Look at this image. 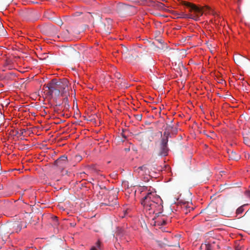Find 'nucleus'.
I'll use <instances>...</instances> for the list:
<instances>
[{
	"mask_svg": "<svg viewBox=\"0 0 250 250\" xmlns=\"http://www.w3.org/2000/svg\"><path fill=\"white\" fill-rule=\"evenodd\" d=\"M229 157L232 160L238 161L240 158V156L237 154L235 152L232 151L230 154H229Z\"/></svg>",
	"mask_w": 250,
	"mask_h": 250,
	"instance_id": "dca6fc26",
	"label": "nucleus"
},
{
	"mask_svg": "<svg viewBox=\"0 0 250 250\" xmlns=\"http://www.w3.org/2000/svg\"><path fill=\"white\" fill-rule=\"evenodd\" d=\"M124 57L126 59H128L129 61L136 59L138 57V54L134 50H130L128 53L127 52L124 53Z\"/></svg>",
	"mask_w": 250,
	"mask_h": 250,
	"instance_id": "f8f14e48",
	"label": "nucleus"
},
{
	"mask_svg": "<svg viewBox=\"0 0 250 250\" xmlns=\"http://www.w3.org/2000/svg\"><path fill=\"white\" fill-rule=\"evenodd\" d=\"M162 202L160 197L156 194L148 192L142 199L141 204L146 210L150 211V213L155 214L158 217L163 210Z\"/></svg>",
	"mask_w": 250,
	"mask_h": 250,
	"instance_id": "f257e3e1",
	"label": "nucleus"
},
{
	"mask_svg": "<svg viewBox=\"0 0 250 250\" xmlns=\"http://www.w3.org/2000/svg\"><path fill=\"white\" fill-rule=\"evenodd\" d=\"M91 250H97L96 249L95 247H93Z\"/></svg>",
	"mask_w": 250,
	"mask_h": 250,
	"instance_id": "e433bc0d",
	"label": "nucleus"
},
{
	"mask_svg": "<svg viewBox=\"0 0 250 250\" xmlns=\"http://www.w3.org/2000/svg\"><path fill=\"white\" fill-rule=\"evenodd\" d=\"M148 178H146V180H145V181H148Z\"/></svg>",
	"mask_w": 250,
	"mask_h": 250,
	"instance_id": "a19ab883",
	"label": "nucleus"
},
{
	"mask_svg": "<svg viewBox=\"0 0 250 250\" xmlns=\"http://www.w3.org/2000/svg\"><path fill=\"white\" fill-rule=\"evenodd\" d=\"M6 34V31L4 28L3 24L0 21V36H3Z\"/></svg>",
	"mask_w": 250,
	"mask_h": 250,
	"instance_id": "6ab92c4d",
	"label": "nucleus"
},
{
	"mask_svg": "<svg viewBox=\"0 0 250 250\" xmlns=\"http://www.w3.org/2000/svg\"><path fill=\"white\" fill-rule=\"evenodd\" d=\"M245 195L249 198H250V191L247 190L245 192Z\"/></svg>",
	"mask_w": 250,
	"mask_h": 250,
	"instance_id": "c85d7f7f",
	"label": "nucleus"
},
{
	"mask_svg": "<svg viewBox=\"0 0 250 250\" xmlns=\"http://www.w3.org/2000/svg\"><path fill=\"white\" fill-rule=\"evenodd\" d=\"M56 103H57V104H56V106H60V105H61V103H57V101H56Z\"/></svg>",
	"mask_w": 250,
	"mask_h": 250,
	"instance_id": "f704fd0d",
	"label": "nucleus"
},
{
	"mask_svg": "<svg viewBox=\"0 0 250 250\" xmlns=\"http://www.w3.org/2000/svg\"><path fill=\"white\" fill-rule=\"evenodd\" d=\"M169 134L168 133H164V138H162L160 147L159 154L162 156H167L168 154L169 149L167 146Z\"/></svg>",
	"mask_w": 250,
	"mask_h": 250,
	"instance_id": "39448f33",
	"label": "nucleus"
},
{
	"mask_svg": "<svg viewBox=\"0 0 250 250\" xmlns=\"http://www.w3.org/2000/svg\"><path fill=\"white\" fill-rule=\"evenodd\" d=\"M64 54L65 55L76 56L77 55H79V53L77 52L75 49L73 48H69L65 49Z\"/></svg>",
	"mask_w": 250,
	"mask_h": 250,
	"instance_id": "ddd939ff",
	"label": "nucleus"
},
{
	"mask_svg": "<svg viewBox=\"0 0 250 250\" xmlns=\"http://www.w3.org/2000/svg\"><path fill=\"white\" fill-rule=\"evenodd\" d=\"M212 245L211 244H208L206 245V250H212Z\"/></svg>",
	"mask_w": 250,
	"mask_h": 250,
	"instance_id": "b1692460",
	"label": "nucleus"
},
{
	"mask_svg": "<svg viewBox=\"0 0 250 250\" xmlns=\"http://www.w3.org/2000/svg\"><path fill=\"white\" fill-rule=\"evenodd\" d=\"M166 224V221L165 220H163L162 223H161L162 225H165Z\"/></svg>",
	"mask_w": 250,
	"mask_h": 250,
	"instance_id": "473e14b6",
	"label": "nucleus"
},
{
	"mask_svg": "<svg viewBox=\"0 0 250 250\" xmlns=\"http://www.w3.org/2000/svg\"><path fill=\"white\" fill-rule=\"evenodd\" d=\"M125 150H126V151H129V148H128V149L126 148V149H125Z\"/></svg>",
	"mask_w": 250,
	"mask_h": 250,
	"instance_id": "ea45409f",
	"label": "nucleus"
},
{
	"mask_svg": "<svg viewBox=\"0 0 250 250\" xmlns=\"http://www.w3.org/2000/svg\"><path fill=\"white\" fill-rule=\"evenodd\" d=\"M69 34V31L68 30H65V31H63L62 33V36H63L64 38H66V39H69V38L68 37V35Z\"/></svg>",
	"mask_w": 250,
	"mask_h": 250,
	"instance_id": "aec40b11",
	"label": "nucleus"
},
{
	"mask_svg": "<svg viewBox=\"0 0 250 250\" xmlns=\"http://www.w3.org/2000/svg\"><path fill=\"white\" fill-rule=\"evenodd\" d=\"M157 41L160 44V46L157 47L159 51H165L168 48L167 44L164 43L162 40L159 39Z\"/></svg>",
	"mask_w": 250,
	"mask_h": 250,
	"instance_id": "2eb2a0df",
	"label": "nucleus"
},
{
	"mask_svg": "<svg viewBox=\"0 0 250 250\" xmlns=\"http://www.w3.org/2000/svg\"><path fill=\"white\" fill-rule=\"evenodd\" d=\"M137 116L138 117V119L141 120L142 115H137Z\"/></svg>",
	"mask_w": 250,
	"mask_h": 250,
	"instance_id": "72a5a7b5",
	"label": "nucleus"
},
{
	"mask_svg": "<svg viewBox=\"0 0 250 250\" xmlns=\"http://www.w3.org/2000/svg\"><path fill=\"white\" fill-rule=\"evenodd\" d=\"M53 220L54 221V226H57L58 225V222H57V217L56 216L53 218Z\"/></svg>",
	"mask_w": 250,
	"mask_h": 250,
	"instance_id": "bb28decb",
	"label": "nucleus"
},
{
	"mask_svg": "<svg viewBox=\"0 0 250 250\" xmlns=\"http://www.w3.org/2000/svg\"><path fill=\"white\" fill-rule=\"evenodd\" d=\"M245 157L246 159H249L250 158V155L248 153H245Z\"/></svg>",
	"mask_w": 250,
	"mask_h": 250,
	"instance_id": "c756f323",
	"label": "nucleus"
},
{
	"mask_svg": "<svg viewBox=\"0 0 250 250\" xmlns=\"http://www.w3.org/2000/svg\"><path fill=\"white\" fill-rule=\"evenodd\" d=\"M11 224L14 232L18 233L20 232L23 226L24 228L26 227L25 223L22 221H14L11 222Z\"/></svg>",
	"mask_w": 250,
	"mask_h": 250,
	"instance_id": "9d476101",
	"label": "nucleus"
},
{
	"mask_svg": "<svg viewBox=\"0 0 250 250\" xmlns=\"http://www.w3.org/2000/svg\"><path fill=\"white\" fill-rule=\"evenodd\" d=\"M244 142H245V143L247 145H248V146H250V140H248L247 138H244Z\"/></svg>",
	"mask_w": 250,
	"mask_h": 250,
	"instance_id": "5701e85b",
	"label": "nucleus"
},
{
	"mask_svg": "<svg viewBox=\"0 0 250 250\" xmlns=\"http://www.w3.org/2000/svg\"><path fill=\"white\" fill-rule=\"evenodd\" d=\"M157 242L158 244V245H159L161 247H164L166 245V244H164V243H162V242H161V241H157Z\"/></svg>",
	"mask_w": 250,
	"mask_h": 250,
	"instance_id": "a878e982",
	"label": "nucleus"
},
{
	"mask_svg": "<svg viewBox=\"0 0 250 250\" xmlns=\"http://www.w3.org/2000/svg\"><path fill=\"white\" fill-rule=\"evenodd\" d=\"M45 88H47L45 91H47V94L53 97L54 95L56 97L59 96L60 91H59V87H58V82L55 79L52 80L49 83H47L44 86Z\"/></svg>",
	"mask_w": 250,
	"mask_h": 250,
	"instance_id": "7ed1b4c3",
	"label": "nucleus"
},
{
	"mask_svg": "<svg viewBox=\"0 0 250 250\" xmlns=\"http://www.w3.org/2000/svg\"><path fill=\"white\" fill-rule=\"evenodd\" d=\"M63 104L64 109L67 110L69 109L70 105L68 104V100L67 96H64L62 103Z\"/></svg>",
	"mask_w": 250,
	"mask_h": 250,
	"instance_id": "a211bd4d",
	"label": "nucleus"
},
{
	"mask_svg": "<svg viewBox=\"0 0 250 250\" xmlns=\"http://www.w3.org/2000/svg\"><path fill=\"white\" fill-rule=\"evenodd\" d=\"M55 165L60 168H64L67 164V158L65 155H62L55 161Z\"/></svg>",
	"mask_w": 250,
	"mask_h": 250,
	"instance_id": "1a4fd4ad",
	"label": "nucleus"
},
{
	"mask_svg": "<svg viewBox=\"0 0 250 250\" xmlns=\"http://www.w3.org/2000/svg\"><path fill=\"white\" fill-rule=\"evenodd\" d=\"M56 22L57 23V24L59 25H62V24H63V22L60 19H59L58 20H57L56 21Z\"/></svg>",
	"mask_w": 250,
	"mask_h": 250,
	"instance_id": "393cba45",
	"label": "nucleus"
},
{
	"mask_svg": "<svg viewBox=\"0 0 250 250\" xmlns=\"http://www.w3.org/2000/svg\"><path fill=\"white\" fill-rule=\"evenodd\" d=\"M234 60L235 63L237 64L242 65L243 62L244 58L242 56L238 55L234 58Z\"/></svg>",
	"mask_w": 250,
	"mask_h": 250,
	"instance_id": "f3484780",
	"label": "nucleus"
},
{
	"mask_svg": "<svg viewBox=\"0 0 250 250\" xmlns=\"http://www.w3.org/2000/svg\"><path fill=\"white\" fill-rule=\"evenodd\" d=\"M159 4L160 6H164V4L161 3H160Z\"/></svg>",
	"mask_w": 250,
	"mask_h": 250,
	"instance_id": "58836bf2",
	"label": "nucleus"
},
{
	"mask_svg": "<svg viewBox=\"0 0 250 250\" xmlns=\"http://www.w3.org/2000/svg\"><path fill=\"white\" fill-rule=\"evenodd\" d=\"M0 230L1 234L4 235L14 233L11 222L2 225L0 227Z\"/></svg>",
	"mask_w": 250,
	"mask_h": 250,
	"instance_id": "6e6552de",
	"label": "nucleus"
},
{
	"mask_svg": "<svg viewBox=\"0 0 250 250\" xmlns=\"http://www.w3.org/2000/svg\"><path fill=\"white\" fill-rule=\"evenodd\" d=\"M117 193L114 192H109V198H108V203L106 204L109 206H113L114 204H116L117 203Z\"/></svg>",
	"mask_w": 250,
	"mask_h": 250,
	"instance_id": "9b49d317",
	"label": "nucleus"
},
{
	"mask_svg": "<svg viewBox=\"0 0 250 250\" xmlns=\"http://www.w3.org/2000/svg\"><path fill=\"white\" fill-rule=\"evenodd\" d=\"M58 82V87H59V91L62 96H67L68 95V84L69 82L67 80H63Z\"/></svg>",
	"mask_w": 250,
	"mask_h": 250,
	"instance_id": "0eeeda50",
	"label": "nucleus"
},
{
	"mask_svg": "<svg viewBox=\"0 0 250 250\" xmlns=\"http://www.w3.org/2000/svg\"><path fill=\"white\" fill-rule=\"evenodd\" d=\"M216 247H217V249H219L220 248L219 245H217Z\"/></svg>",
	"mask_w": 250,
	"mask_h": 250,
	"instance_id": "4c0bfd02",
	"label": "nucleus"
},
{
	"mask_svg": "<svg viewBox=\"0 0 250 250\" xmlns=\"http://www.w3.org/2000/svg\"><path fill=\"white\" fill-rule=\"evenodd\" d=\"M183 4L187 7L189 8L190 12H194L196 14V17H197V18H196L195 16H192L191 15L186 14L184 12L178 13L175 11H172L171 13L175 17L174 18H190L197 21L199 17L201 16L205 11L203 8L198 7L195 4L190 2L183 1Z\"/></svg>",
	"mask_w": 250,
	"mask_h": 250,
	"instance_id": "f03ea898",
	"label": "nucleus"
},
{
	"mask_svg": "<svg viewBox=\"0 0 250 250\" xmlns=\"http://www.w3.org/2000/svg\"><path fill=\"white\" fill-rule=\"evenodd\" d=\"M76 157L78 158V159L79 160H81V159H82V158H81V157L80 156H77Z\"/></svg>",
	"mask_w": 250,
	"mask_h": 250,
	"instance_id": "c9c22d12",
	"label": "nucleus"
},
{
	"mask_svg": "<svg viewBox=\"0 0 250 250\" xmlns=\"http://www.w3.org/2000/svg\"><path fill=\"white\" fill-rule=\"evenodd\" d=\"M21 132H20V134L21 135H22L23 133L25 132L26 131L25 129H21L20 130Z\"/></svg>",
	"mask_w": 250,
	"mask_h": 250,
	"instance_id": "2f4dec72",
	"label": "nucleus"
},
{
	"mask_svg": "<svg viewBox=\"0 0 250 250\" xmlns=\"http://www.w3.org/2000/svg\"><path fill=\"white\" fill-rule=\"evenodd\" d=\"M172 128V126H171L170 125H167L166 128V130L164 133H166V132L168 133L169 134V137L170 136V131H171Z\"/></svg>",
	"mask_w": 250,
	"mask_h": 250,
	"instance_id": "412c9836",
	"label": "nucleus"
},
{
	"mask_svg": "<svg viewBox=\"0 0 250 250\" xmlns=\"http://www.w3.org/2000/svg\"><path fill=\"white\" fill-rule=\"evenodd\" d=\"M244 211L243 206H241L238 208L236 210V214H239L242 213Z\"/></svg>",
	"mask_w": 250,
	"mask_h": 250,
	"instance_id": "4be33fe9",
	"label": "nucleus"
},
{
	"mask_svg": "<svg viewBox=\"0 0 250 250\" xmlns=\"http://www.w3.org/2000/svg\"><path fill=\"white\" fill-rule=\"evenodd\" d=\"M169 247H179L180 246V244L179 243H177V244H171V245H167Z\"/></svg>",
	"mask_w": 250,
	"mask_h": 250,
	"instance_id": "cd10ccee",
	"label": "nucleus"
},
{
	"mask_svg": "<svg viewBox=\"0 0 250 250\" xmlns=\"http://www.w3.org/2000/svg\"><path fill=\"white\" fill-rule=\"evenodd\" d=\"M127 6L123 3H119L117 5V11L120 14L126 12Z\"/></svg>",
	"mask_w": 250,
	"mask_h": 250,
	"instance_id": "4468645a",
	"label": "nucleus"
},
{
	"mask_svg": "<svg viewBox=\"0 0 250 250\" xmlns=\"http://www.w3.org/2000/svg\"><path fill=\"white\" fill-rule=\"evenodd\" d=\"M245 226L247 228L250 227V222H248L247 223L245 224Z\"/></svg>",
	"mask_w": 250,
	"mask_h": 250,
	"instance_id": "7c9ffc66",
	"label": "nucleus"
},
{
	"mask_svg": "<svg viewBox=\"0 0 250 250\" xmlns=\"http://www.w3.org/2000/svg\"><path fill=\"white\" fill-rule=\"evenodd\" d=\"M149 170L147 167L146 165H144L139 167H135L134 168V174L140 177L149 175Z\"/></svg>",
	"mask_w": 250,
	"mask_h": 250,
	"instance_id": "423d86ee",
	"label": "nucleus"
},
{
	"mask_svg": "<svg viewBox=\"0 0 250 250\" xmlns=\"http://www.w3.org/2000/svg\"><path fill=\"white\" fill-rule=\"evenodd\" d=\"M135 138L141 143V147L144 149H146L148 148L151 140L148 133L140 132L135 135Z\"/></svg>",
	"mask_w": 250,
	"mask_h": 250,
	"instance_id": "20e7f679",
	"label": "nucleus"
}]
</instances>
